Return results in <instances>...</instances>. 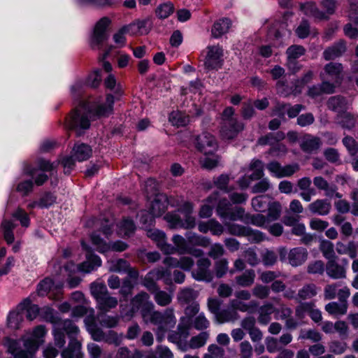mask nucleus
I'll list each match as a JSON object with an SVG mask.
<instances>
[{"label":"nucleus","instance_id":"obj_34","mask_svg":"<svg viewBox=\"0 0 358 358\" xmlns=\"http://www.w3.org/2000/svg\"><path fill=\"white\" fill-rule=\"evenodd\" d=\"M255 276V272L253 269H248L241 275L236 276L235 281L241 287H248L254 283Z\"/></svg>","mask_w":358,"mask_h":358},{"label":"nucleus","instance_id":"obj_1","mask_svg":"<svg viewBox=\"0 0 358 358\" xmlns=\"http://www.w3.org/2000/svg\"><path fill=\"white\" fill-rule=\"evenodd\" d=\"M83 84L80 81L75 83L71 87V93L77 102V106L66 119V127L69 130L75 131L76 136H80L84 131L90 127L89 118L99 119L107 117L113 112L115 97L108 94L106 102H91L83 97Z\"/></svg>","mask_w":358,"mask_h":358},{"label":"nucleus","instance_id":"obj_56","mask_svg":"<svg viewBox=\"0 0 358 358\" xmlns=\"http://www.w3.org/2000/svg\"><path fill=\"white\" fill-rule=\"evenodd\" d=\"M326 271V266L322 260H315L308 264L307 272L310 274L322 275Z\"/></svg>","mask_w":358,"mask_h":358},{"label":"nucleus","instance_id":"obj_18","mask_svg":"<svg viewBox=\"0 0 358 358\" xmlns=\"http://www.w3.org/2000/svg\"><path fill=\"white\" fill-rule=\"evenodd\" d=\"M308 251L303 247L292 248L288 253V262L292 266L296 267L302 265L308 259Z\"/></svg>","mask_w":358,"mask_h":358},{"label":"nucleus","instance_id":"obj_30","mask_svg":"<svg viewBox=\"0 0 358 358\" xmlns=\"http://www.w3.org/2000/svg\"><path fill=\"white\" fill-rule=\"evenodd\" d=\"M20 310H27L26 317L31 321L36 318L39 313V307L37 305L31 304V300L28 298L24 299L18 306Z\"/></svg>","mask_w":358,"mask_h":358},{"label":"nucleus","instance_id":"obj_12","mask_svg":"<svg viewBox=\"0 0 358 358\" xmlns=\"http://www.w3.org/2000/svg\"><path fill=\"white\" fill-rule=\"evenodd\" d=\"M245 128V124L238 119L229 120L222 122L220 134L222 138L231 140L235 138Z\"/></svg>","mask_w":358,"mask_h":358},{"label":"nucleus","instance_id":"obj_22","mask_svg":"<svg viewBox=\"0 0 358 358\" xmlns=\"http://www.w3.org/2000/svg\"><path fill=\"white\" fill-rule=\"evenodd\" d=\"M305 52L306 49L302 45H293L287 48L286 53L289 59V68L292 70L293 73L299 71L300 66L292 67V65L296 66L297 64L296 59L303 55Z\"/></svg>","mask_w":358,"mask_h":358},{"label":"nucleus","instance_id":"obj_36","mask_svg":"<svg viewBox=\"0 0 358 358\" xmlns=\"http://www.w3.org/2000/svg\"><path fill=\"white\" fill-rule=\"evenodd\" d=\"M16 227L11 220H3L1 222V229L6 242L10 245L14 242L15 237L13 230Z\"/></svg>","mask_w":358,"mask_h":358},{"label":"nucleus","instance_id":"obj_48","mask_svg":"<svg viewBox=\"0 0 358 358\" xmlns=\"http://www.w3.org/2000/svg\"><path fill=\"white\" fill-rule=\"evenodd\" d=\"M215 186L224 193H229L234 190L233 187H229V177L227 174H222L214 178Z\"/></svg>","mask_w":358,"mask_h":358},{"label":"nucleus","instance_id":"obj_63","mask_svg":"<svg viewBox=\"0 0 358 358\" xmlns=\"http://www.w3.org/2000/svg\"><path fill=\"white\" fill-rule=\"evenodd\" d=\"M13 217L19 220L23 227H28L30 224V219L28 214L22 208H18L12 214Z\"/></svg>","mask_w":358,"mask_h":358},{"label":"nucleus","instance_id":"obj_7","mask_svg":"<svg viewBox=\"0 0 358 358\" xmlns=\"http://www.w3.org/2000/svg\"><path fill=\"white\" fill-rule=\"evenodd\" d=\"M198 151L205 155H212L217 150L218 144L215 137L209 132L204 131L196 136L194 141Z\"/></svg>","mask_w":358,"mask_h":358},{"label":"nucleus","instance_id":"obj_64","mask_svg":"<svg viewBox=\"0 0 358 358\" xmlns=\"http://www.w3.org/2000/svg\"><path fill=\"white\" fill-rule=\"evenodd\" d=\"M271 182L266 178L261 179L255 183L251 188V192L253 194L264 193L271 188Z\"/></svg>","mask_w":358,"mask_h":358},{"label":"nucleus","instance_id":"obj_47","mask_svg":"<svg viewBox=\"0 0 358 358\" xmlns=\"http://www.w3.org/2000/svg\"><path fill=\"white\" fill-rule=\"evenodd\" d=\"M231 307L236 312L239 310L241 312H252L255 307L257 303L255 301H250L248 303H244L238 299H233L230 301Z\"/></svg>","mask_w":358,"mask_h":358},{"label":"nucleus","instance_id":"obj_14","mask_svg":"<svg viewBox=\"0 0 358 358\" xmlns=\"http://www.w3.org/2000/svg\"><path fill=\"white\" fill-rule=\"evenodd\" d=\"M132 310H140L142 317L148 311L155 308L154 303L150 301V296L145 292H141L136 295L131 300Z\"/></svg>","mask_w":358,"mask_h":358},{"label":"nucleus","instance_id":"obj_57","mask_svg":"<svg viewBox=\"0 0 358 358\" xmlns=\"http://www.w3.org/2000/svg\"><path fill=\"white\" fill-rule=\"evenodd\" d=\"M38 200L40 208H48L56 202L57 196L52 192H45Z\"/></svg>","mask_w":358,"mask_h":358},{"label":"nucleus","instance_id":"obj_10","mask_svg":"<svg viewBox=\"0 0 358 358\" xmlns=\"http://www.w3.org/2000/svg\"><path fill=\"white\" fill-rule=\"evenodd\" d=\"M348 263L349 262L346 258L342 259L341 264L337 262V259L327 261L326 264L327 275L334 280L345 278Z\"/></svg>","mask_w":358,"mask_h":358},{"label":"nucleus","instance_id":"obj_17","mask_svg":"<svg viewBox=\"0 0 358 358\" xmlns=\"http://www.w3.org/2000/svg\"><path fill=\"white\" fill-rule=\"evenodd\" d=\"M147 236L154 241L157 247L166 254L175 253V248L166 243V234L162 231L153 229L148 231Z\"/></svg>","mask_w":358,"mask_h":358},{"label":"nucleus","instance_id":"obj_62","mask_svg":"<svg viewBox=\"0 0 358 358\" xmlns=\"http://www.w3.org/2000/svg\"><path fill=\"white\" fill-rule=\"evenodd\" d=\"M162 314L163 312L155 310L154 308L151 309L150 311H148V313H146L145 315V317H142L145 323H151L157 326L160 322V319H162Z\"/></svg>","mask_w":358,"mask_h":358},{"label":"nucleus","instance_id":"obj_58","mask_svg":"<svg viewBox=\"0 0 358 358\" xmlns=\"http://www.w3.org/2000/svg\"><path fill=\"white\" fill-rule=\"evenodd\" d=\"M172 241L175 245L173 246L175 248V252H178L180 255H185L189 246L185 238L180 235L176 234L173 236Z\"/></svg>","mask_w":358,"mask_h":358},{"label":"nucleus","instance_id":"obj_35","mask_svg":"<svg viewBox=\"0 0 358 358\" xmlns=\"http://www.w3.org/2000/svg\"><path fill=\"white\" fill-rule=\"evenodd\" d=\"M358 115L343 112L338 115V122L343 129L350 130L355 126Z\"/></svg>","mask_w":358,"mask_h":358},{"label":"nucleus","instance_id":"obj_26","mask_svg":"<svg viewBox=\"0 0 358 358\" xmlns=\"http://www.w3.org/2000/svg\"><path fill=\"white\" fill-rule=\"evenodd\" d=\"M336 251L338 255H348L351 259H355L357 256V246L354 241L348 243L338 241L336 243Z\"/></svg>","mask_w":358,"mask_h":358},{"label":"nucleus","instance_id":"obj_39","mask_svg":"<svg viewBox=\"0 0 358 358\" xmlns=\"http://www.w3.org/2000/svg\"><path fill=\"white\" fill-rule=\"evenodd\" d=\"M119 234L130 237L136 230L134 222L130 218H124L118 224Z\"/></svg>","mask_w":358,"mask_h":358},{"label":"nucleus","instance_id":"obj_41","mask_svg":"<svg viewBox=\"0 0 358 358\" xmlns=\"http://www.w3.org/2000/svg\"><path fill=\"white\" fill-rule=\"evenodd\" d=\"M325 310L332 315H343L347 313L348 305L338 302H330L325 306Z\"/></svg>","mask_w":358,"mask_h":358},{"label":"nucleus","instance_id":"obj_5","mask_svg":"<svg viewBox=\"0 0 358 358\" xmlns=\"http://www.w3.org/2000/svg\"><path fill=\"white\" fill-rule=\"evenodd\" d=\"M145 191L148 195L155 194V198L151 203L150 211L152 216L159 217L165 213L169 205L175 206L176 204L172 201V197L168 198L164 194L156 193L157 183L155 180L150 178L145 181Z\"/></svg>","mask_w":358,"mask_h":358},{"label":"nucleus","instance_id":"obj_49","mask_svg":"<svg viewBox=\"0 0 358 358\" xmlns=\"http://www.w3.org/2000/svg\"><path fill=\"white\" fill-rule=\"evenodd\" d=\"M269 198L266 195H259L252 199V206L255 210L257 212H264L269 205Z\"/></svg>","mask_w":358,"mask_h":358},{"label":"nucleus","instance_id":"obj_2","mask_svg":"<svg viewBox=\"0 0 358 358\" xmlns=\"http://www.w3.org/2000/svg\"><path fill=\"white\" fill-rule=\"evenodd\" d=\"M46 332L44 326H37L34 329L31 337L22 341L10 340L8 350L14 358H31L39 345L43 343V338Z\"/></svg>","mask_w":358,"mask_h":358},{"label":"nucleus","instance_id":"obj_13","mask_svg":"<svg viewBox=\"0 0 358 358\" xmlns=\"http://www.w3.org/2000/svg\"><path fill=\"white\" fill-rule=\"evenodd\" d=\"M81 244L83 249L87 251L86 260L78 265V269L81 272L90 273L101 266V259L98 255L92 253L90 248L83 241Z\"/></svg>","mask_w":358,"mask_h":358},{"label":"nucleus","instance_id":"obj_40","mask_svg":"<svg viewBox=\"0 0 358 358\" xmlns=\"http://www.w3.org/2000/svg\"><path fill=\"white\" fill-rule=\"evenodd\" d=\"M320 250L327 261L338 259L334 251V245L330 241L322 240L320 244Z\"/></svg>","mask_w":358,"mask_h":358},{"label":"nucleus","instance_id":"obj_50","mask_svg":"<svg viewBox=\"0 0 358 358\" xmlns=\"http://www.w3.org/2000/svg\"><path fill=\"white\" fill-rule=\"evenodd\" d=\"M143 352L138 350L134 349L130 350L127 347H121L117 350L115 358H142Z\"/></svg>","mask_w":358,"mask_h":358},{"label":"nucleus","instance_id":"obj_46","mask_svg":"<svg viewBox=\"0 0 358 358\" xmlns=\"http://www.w3.org/2000/svg\"><path fill=\"white\" fill-rule=\"evenodd\" d=\"M266 209H268V213L266 216L270 224L278 220L282 210V207L279 202L273 201L270 203Z\"/></svg>","mask_w":358,"mask_h":358},{"label":"nucleus","instance_id":"obj_21","mask_svg":"<svg viewBox=\"0 0 358 358\" xmlns=\"http://www.w3.org/2000/svg\"><path fill=\"white\" fill-rule=\"evenodd\" d=\"M198 229L200 232L206 234L208 231L214 236H220L223 234L224 227L216 220L210 219L207 222H200L198 224Z\"/></svg>","mask_w":358,"mask_h":358},{"label":"nucleus","instance_id":"obj_20","mask_svg":"<svg viewBox=\"0 0 358 358\" xmlns=\"http://www.w3.org/2000/svg\"><path fill=\"white\" fill-rule=\"evenodd\" d=\"M308 209L312 214L324 216L330 213L331 204L326 199H318L310 203L308 206Z\"/></svg>","mask_w":358,"mask_h":358},{"label":"nucleus","instance_id":"obj_37","mask_svg":"<svg viewBox=\"0 0 358 358\" xmlns=\"http://www.w3.org/2000/svg\"><path fill=\"white\" fill-rule=\"evenodd\" d=\"M347 100L342 96H334L329 99L327 106L329 109L341 113L347 108Z\"/></svg>","mask_w":358,"mask_h":358},{"label":"nucleus","instance_id":"obj_16","mask_svg":"<svg viewBox=\"0 0 358 358\" xmlns=\"http://www.w3.org/2000/svg\"><path fill=\"white\" fill-rule=\"evenodd\" d=\"M176 324V318L174 315V310L172 308H166L162 314V319L157 324V338L160 336H164V334L171 328L174 327Z\"/></svg>","mask_w":358,"mask_h":358},{"label":"nucleus","instance_id":"obj_61","mask_svg":"<svg viewBox=\"0 0 358 358\" xmlns=\"http://www.w3.org/2000/svg\"><path fill=\"white\" fill-rule=\"evenodd\" d=\"M91 240L92 243L96 246L97 250L101 253H103L110 249V245H108L96 232L92 234Z\"/></svg>","mask_w":358,"mask_h":358},{"label":"nucleus","instance_id":"obj_24","mask_svg":"<svg viewBox=\"0 0 358 358\" xmlns=\"http://www.w3.org/2000/svg\"><path fill=\"white\" fill-rule=\"evenodd\" d=\"M218 197L219 193L215 192L206 198L205 200L206 203L201 206L199 213V215L201 218H208L213 215V210L217 203Z\"/></svg>","mask_w":358,"mask_h":358},{"label":"nucleus","instance_id":"obj_8","mask_svg":"<svg viewBox=\"0 0 358 358\" xmlns=\"http://www.w3.org/2000/svg\"><path fill=\"white\" fill-rule=\"evenodd\" d=\"M192 320L187 317H181L176 331H171L168 335V340L173 343L185 341L189 336Z\"/></svg>","mask_w":358,"mask_h":358},{"label":"nucleus","instance_id":"obj_11","mask_svg":"<svg viewBox=\"0 0 358 358\" xmlns=\"http://www.w3.org/2000/svg\"><path fill=\"white\" fill-rule=\"evenodd\" d=\"M210 261L208 258H201L196 262V266L192 271V275L197 281L210 282L213 275L210 270Z\"/></svg>","mask_w":358,"mask_h":358},{"label":"nucleus","instance_id":"obj_25","mask_svg":"<svg viewBox=\"0 0 358 358\" xmlns=\"http://www.w3.org/2000/svg\"><path fill=\"white\" fill-rule=\"evenodd\" d=\"M301 10L307 16L313 17L319 20H327L328 17L326 14L319 10L317 5L313 1H308L300 5Z\"/></svg>","mask_w":358,"mask_h":358},{"label":"nucleus","instance_id":"obj_53","mask_svg":"<svg viewBox=\"0 0 358 358\" xmlns=\"http://www.w3.org/2000/svg\"><path fill=\"white\" fill-rule=\"evenodd\" d=\"M317 287L315 284L310 283L304 285L299 290L298 296L303 300L310 299L317 294Z\"/></svg>","mask_w":358,"mask_h":358},{"label":"nucleus","instance_id":"obj_55","mask_svg":"<svg viewBox=\"0 0 358 358\" xmlns=\"http://www.w3.org/2000/svg\"><path fill=\"white\" fill-rule=\"evenodd\" d=\"M342 142L350 156L353 157L357 155L358 143L353 137L346 136L343 138Z\"/></svg>","mask_w":358,"mask_h":358},{"label":"nucleus","instance_id":"obj_6","mask_svg":"<svg viewBox=\"0 0 358 358\" xmlns=\"http://www.w3.org/2000/svg\"><path fill=\"white\" fill-rule=\"evenodd\" d=\"M216 204V213L220 217L231 221L243 220L245 213L243 208H233L231 203L226 198L217 201Z\"/></svg>","mask_w":358,"mask_h":358},{"label":"nucleus","instance_id":"obj_28","mask_svg":"<svg viewBox=\"0 0 358 358\" xmlns=\"http://www.w3.org/2000/svg\"><path fill=\"white\" fill-rule=\"evenodd\" d=\"M24 173L31 177L34 180V184L37 186L43 185L49 178V176L45 173H38V169L31 166H27L24 169Z\"/></svg>","mask_w":358,"mask_h":358},{"label":"nucleus","instance_id":"obj_9","mask_svg":"<svg viewBox=\"0 0 358 358\" xmlns=\"http://www.w3.org/2000/svg\"><path fill=\"white\" fill-rule=\"evenodd\" d=\"M110 23V20L107 17L101 18L96 24L94 33L92 38V46L99 48L104 41L108 38L107 28Z\"/></svg>","mask_w":358,"mask_h":358},{"label":"nucleus","instance_id":"obj_60","mask_svg":"<svg viewBox=\"0 0 358 358\" xmlns=\"http://www.w3.org/2000/svg\"><path fill=\"white\" fill-rule=\"evenodd\" d=\"M54 285L53 280L50 278L42 280L37 285V292L39 296H45L48 294Z\"/></svg>","mask_w":358,"mask_h":358},{"label":"nucleus","instance_id":"obj_59","mask_svg":"<svg viewBox=\"0 0 358 358\" xmlns=\"http://www.w3.org/2000/svg\"><path fill=\"white\" fill-rule=\"evenodd\" d=\"M192 326H193L196 330L203 331L209 327L210 322L206 317L204 313H201L192 320Z\"/></svg>","mask_w":358,"mask_h":358},{"label":"nucleus","instance_id":"obj_52","mask_svg":"<svg viewBox=\"0 0 358 358\" xmlns=\"http://www.w3.org/2000/svg\"><path fill=\"white\" fill-rule=\"evenodd\" d=\"M169 121L174 126L183 127L188 123L189 118L181 112L173 111L169 115Z\"/></svg>","mask_w":358,"mask_h":358},{"label":"nucleus","instance_id":"obj_32","mask_svg":"<svg viewBox=\"0 0 358 358\" xmlns=\"http://www.w3.org/2000/svg\"><path fill=\"white\" fill-rule=\"evenodd\" d=\"M215 317L219 323L222 324L225 322H234L239 319L240 315L238 312L231 308V309H224L217 313Z\"/></svg>","mask_w":358,"mask_h":358},{"label":"nucleus","instance_id":"obj_15","mask_svg":"<svg viewBox=\"0 0 358 358\" xmlns=\"http://www.w3.org/2000/svg\"><path fill=\"white\" fill-rule=\"evenodd\" d=\"M343 66L340 63L329 62L324 67L320 73L321 79H328L336 84H340L342 80Z\"/></svg>","mask_w":358,"mask_h":358},{"label":"nucleus","instance_id":"obj_38","mask_svg":"<svg viewBox=\"0 0 358 358\" xmlns=\"http://www.w3.org/2000/svg\"><path fill=\"white\" fill-rule=\"evenodd\" d=\"M274 312V307L271 303H267L261 306L259 309L258 322L262 325H266L271 320V315Z\"/></svg>","mask_w":358,"mask_h":358},{"label":"nucleus","instance_id":"obj_19","mask_svg":"<svg viewBox=\"0 0 358 358\" xmlns=\"http://www.w3.org/2000/svg\"><path fill=\"white\" fill-rule=\"evenodd\" d=\"M345 51V41L344 40H339L331 46H329L324 50L323 52V57L327 61L333 60L342 56Z\"/></svg>","mask_w":358,"mask_h":358},{"label":"nucleus","instance_id":"obj_33","mask_svg":"<svg viewBox=\"0 0 358 358\" xmlns=\"http://www.w3.org/2000/svg\"><path fill=\"white\" fill-rule=\"evenodd\" d=\"M321 145V141L318 137L308 136L305 137L301 143V150L306 153H312L317 150Z\"/></svg>","mask_w":358,"mask_h":358},{"label":"nucleus","instance_id":"obj_54","mask_svg":"<svg viewBox=\"0 0 358 358\" xmlns=\"http://www.w3.org/2000/svg\"><path fill=\"white\" fill-rule=\"evenodd\" d=\"M153 295L155 302L160 306H166L172 301L171 294L159 289Z\"/></svg>","mask_w":358,"mask_h":358},{"label":"nucleus","instance_id":"obj_51","mask_svg":"<svg viewBox=\"0 0 358 358\" xmlns=\"http://www.w3.org/2000/svg\"><path fill=\"white\" fill-rule=\"evenodd\" d=\"M90 292L96 301L108 293L106 285L101 282H94L91 283Z\"/></svg>","mask_w":358,"mask_h":358},{"label":"nucleus","instance_id":"obj_3","mask_svg":"<svg viewBox=\"0 0 358 358\" xmlns=\"http://www.w3.org/2000/svg\"><path fill=\"white\" fill-rule=\"evenodd\" d=\"M179 206L178 212L181 213L184 215V218L176 212L168 213L164 219L168 222L171 228L173 229H192L196 226V219L192 215L193 211V205L191 202L185 201L181 205L178 202H175Z\"/></svg>","mask_w":358,"mask_h":358},{"label":"nucleus","instance_id":"obj_44","mask_svg":"<svg viewBox=\"0 0 358 358\" xmlns=\"http://www.w3.org/2000/svg\"><path fill=\"white\" fill-rule=\"evenodd\" d=\"M313 78V71H308L301 78L297 79L294 83L293 92L294 94H299L301 92L302 89L309 83H310Z\"/></svg>","mask_w":358,"mask_h":358},{"label":"nucleus","instance_id":"obj_45","mask_svg":"<svg viewBox=\"0 0 358 358\" xmlns=\"http://www.w3.org/2000/svg\"><path fill=\"white\" fill-rule=\"evenodd\" d=\"M20 310L17 308V310H12L8 315V326L11 329H19L21 322L23 321V315Z\"/></svg>","mask_w":358,"mask_h":358},{"label":"nucleus","instance_id":"obj_27","mask_svg":"<svg viewBox=\"0 0 358 358\" xmlns=\"http://www.w3.org/2000/svg\"><path fill=\"white\" fill-rule=\"evenodd\" d=\"M199 293L192 288L186 287L181 289L178 294V300L181 305L196 303Z\"/></svg>","mask_w":358,"mask_h":358},{"label":"nucleus","instance_id":"obj_4","mask_svg":"<svg viewBox=\"0 0 358 358\" xmlns=\"http://www.w3.org/2000/svg\"><path fill=\"white\" fill-rule=\"evenodd\" d=\"M66 333L70 338L67 348L61 353L62 358H83L81 343L75 338L79 332L78 326L71 320H64L57 327Z\"/></svg>","mask_w":358,"mask_h":358},{"label":"nucleus","instance_id":"obj_29","mask_svg":"<svg viewBox=\"0 0 358 358\" xmlns=\"http://www.w3.org/2000/svg\"><path fill=\"white\" fill-rule=\"evenodd\" d=\"M231 25L230 19L224 17L216 21L212 28V35L215 38H219L226 34Z\"/></svg>","mask_w":358,"mask_h":358},{"label":"nucleus","instance_id":"obj_23","mask_svg":"<svg viewBox=\"0 0 358 358\" xmlns=\"http://www.w3.org/2000/svg\"><path fill=\"white\" fill-rule=\"evenodd\" d=\"M71 155L78 162L87 160L92 155V148L85 143H76L72 149Z\"/></svg>","mask_w":358,"mask_h":358},{"label":"nucleus","instance_id":"obj_42","mask_svg":"<svg viewBox=\"0 0 358 358\" xmlns=\"http://www.w3.org/2000/svg\"><path fill=\"white\" fill-rule=\"evenodd\" d=\"M98 320L99 324L106 328L115 327L120 321V318L117 315H108L106 313L103 312L99 313L98 315Z\"/></svg>","mask_w":358,"mask_h":358},{"label":"nucleus","instance_id":"obj_31","mask_svg":"<svg viewBox=\"0 0 358 358\" xmlns=\"http://www.w3.org/2000/svg\"><path fill=\"white\" fill-rule=\"evenodd\" d=\"M96 302L98 308L104 313L115 308L118 303L117 298L110 296L109 293L99 298Z\"/></svg>","mask_w":358,"mask_h":358},{"label":"nucleus","instance_id":"obj_43","mask_svg":"<svg viewBox=\"0 0 358 358\" xmlns=\"http://www.w3.org/2000/svg\"><path fill=\"white\" fill-rule=\"evenodd\" d=\"M208 331H201L198 335L192 336L189 342V346L192 349H197L204 346L209 338Z\"/></svg>","mask_w":358,"mask_h":358}]
</instances>
